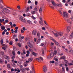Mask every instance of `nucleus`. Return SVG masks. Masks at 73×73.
<instances>
[{"label": "nucleus", "mask_w": 73, "mask_h": 73, "mask_svg": "<svg viewBox=\"0 0 73 73\" xmlns=\"http://www.w3.org/2000/svg\"><path fill=\"white\" fill-rule=\"evenodd\" d=\"M54 35L56 37H58V36H62L63 35V33L62 32H58L54 34Z\"/></svg>", "instance_id": "obj_1"}, {"label": "nucleus", "mask_w": 73, "mask_h": 73, "mask_svg": "<svg viewBox=\"0 0 73 73\" xmlns=\"http://www.w3.org/2000/svg\"><path fill=\"white\" fill-rule=\"evenodd\" d=\"M19 19L23 23H26L25 22V19H24V18L20 15L19 16Z\"/></svg>", "instance_id": "obj_2"}, {"label": "nucleus", "mask_w": 73, "mask_h": 73, "mask_svg": "<svg viewBox=\"0 0 73 73\" xmlns=\"http://www.w3.org/2000/svg\"><path fill=\"white\" fill-rule=\"evenodd\" d=\"M63 17H68V14L65 12H63Z\"/></svg>", "instance_id": "obj_3"}, {"label": "nucleus", "mask_w": 73, "mask_h": 73, "mask_svg": "<svg viewBox=\"0 0 73 73\" xmlns=\"http://www.w3.org/2000/svg\"><path fill=\"white\" fill-rule=\"evenodd\" d=\"M3 10L4 12H6V13H9L10 12V11L9 10L6 8H4Z\"/></svg>", "instance_id": "obj_4"}, {"label": "nucleus", "mask_w": 73, "mask_h": 73, "mask_svg": "<svg viewBox=\"0 0 73 73\" xmlns=\"http://www.w3.org/2000/svg\"><path fill=\"white\" fill-rule=\"evenodd\" d=\"M27 44L30 48H33V45L30 43V42H28Z\"/></svg>", "instance_id": "obj_5"}, {"label": "nucleus", "mask_w": 73, "mask_h": 73, "mask_svg": "<svg viewBox=\"0 0 73 73\" xmlns=\"http://www.w3.org/2000/svg\"><path fill=\"white\" fill-rule=\"evenodd\" d=\"M37 33V31L35 30H34L32 32V34L34 36H36V33Z\"/></svg>", "instance_id": "obj_6"}, {"label": "nucleus", "mask_w": 73, "mask_h": 73, "mask_svg": "<svg viewBox=\"0 0 73 73\" xmlns=\"http://www.w3.org/2000/svg\"><path fill=\"white\" fill-rule=\"evenodd\" d=\"M51 3H52V5L54 6V7H57V6H56V4L54 3V1L53 0L51 1Z\"/></svg>", "instance_id": "obj_7"}, {"label": "nucleus", "mask_w": 73, "mask_h": 73, "mask_svg": "<svg viewBox=\"0 0 73 73\" xmlns=\"http://www.w3.org/2000/svg\"><path fill=\"white\" fill-rule=\"evenodd\" d=\"M53 40H54V42L56 45L58 46H60V44H59L56 41V40H55L53 39Z\"/></svg>", "instance_id": "obj_8"}, {"label": "nucleus", "mask_w": 73, "mask_h": 73, "mask_svg": "<svg viewBox=\"0 0 73 73\" xmlns=\"http://www.w3.org/2000/svg\"><path fill=\"white\" fill-rule=\"evenodd\" d=\"M43 70L44 72H46L47 69H46V66H44Z\"/></svg>", "instance_id": "obj_9"}, {"label": "nucleus", "mask_w": 73, "mask_h": 73, "mask_svg": "<svg viewBox=\"0 0 73 73\" xmlns=\"http://www.w3.org/2000/svg\"><path fill=\"white\" fill-rule=\"evenodd\" d=\"M71 27L70 26H68L67 28V31L68 32H69L70 29Z\"/></svg>", "instance_id": "obj_10"}, {"label": "nucleus", "mask_w": 73, "mask_h": 73, "mask_svg": "<svg viewBox=\"0 0 73 73\" xmlns=\"http://www.w3.org/2000/svg\"><path fill=\"white\" fill-rule=\"evenodd\" d=\"M25 68H21L20 69V70L22 72H25Z\"/></svg>", "instance_id": "obj_11"}, {"label": "nucleus", "mask_w": 73, "mask_h": 73, "mask_svg": "<svg viewBox=\"0 0 73 73\" xmlns=\"http://www.w3.org/2000/svg\"><path fill=\"white\" fill-rule=\"evenodd\" d=\"M4 47H2V49H3V50H5L6 49V48H7V46L6 45L4 44Z\"/></svg>", "instance_id": "obj_12"}, {"label": "nucleus", "mask_w": 73, "mask_h": 73, "mask_svg": "<svg viewBox=\"0 0 73 73\" xmlns=\"http://www.w3.org/2000/svg\"><path fill=\"white\" fill-rule=\"evenodd\" d=\"M7 67L9 69H11V65L9 64H7Z\"/></svg>", "instance_id": "obj_13"}, {"label": "nucleus", "mask_w": 73, "mask_h": 73, "mask_svg": "<svg viewBox=\"0 0 73 73\" xmlns=\"http://www.w3.org/2000/svg\"><path fill=\"white\" fill-rule=\"evenodd\" d=\"M32 54H33V55L34 56H36L37 55V54L35 52H32Z\"/></svg>", "instance_id": "obj_14"}, {"label": "nucleus", "mask_w": 73, "mask_h": 73, "mask_svg": "<svg viewBox=\"0 0 73 73\" xmlns=\"http://www.w3.org/2000/svg\"><path fill=\"white\" fill-rule=\"evenodd\" d=\"M65 56H62V57H61L60 58V60H64V59H65Z\"/></svg>", "instance_id": "obj_15"}, {"label": "nucleus", "mask_w": 73, "mask_h": 73, "mask_svg": "<svg viewBox=\"0 0 73 73\" xmlns=\"http://www.w3.org/2000/svg\"><path fill=\"white\" fill-rule=\"evenodd\" d=\"M27 22L29 23V24H32V22L31 21L29 20H27Z\"/></svg>", "instance_id": "obj_16"}, {"label": "nucleus", "mask_w": 73, "mask_h": 73, "mask_svg": "<svg viewBox=\"0 0 73 73\" xmlns=\"http://www.w3.org/2000/svg\"><path fill=\"white\" fill-rule=\"evenodd\" d=\"M29 7H27V8L26 9V12H29Z\"/></svg>", "instance_id": "obj_17"}, {"label": "nucleus", "mask_w": 73, "mask_h": 73, "mask_svg": "<svg viewBox=\"0 0 73 73\" xmlns=\"http://www.w3.org/2000/svg\"><path fill=\"white\" fill-rule=\"evenodd\" d=\"M34 11L36 12H37V11H38V10L37 9V8L36 7H35L34 8Z\"/></svg>", "instance_id": "obj_18"}, {"label": "nucleus", "mask_w": 73, "mask_h": 73, "mask_svg": "<svg viewBox=\"0 0 73 73\" xmlns=\"http://www.w3.org/2000/svg\"><path fill=\"white\" fill-rule=\"evenodd\" d=\"M56 5L57 6H58L59 7H62V5L61 4H57Z\"/></svg>", "instance_id": "obj_19"}, {"label": "nucleus", "mask_w": 73, "mask_h": 73, "mask_svg": "<svg viewBox=\"0 0 73 73\" xmlns=\"http://www.w3.org/2000/svg\"><path fill=\"white\" fill-rule=\"evenodd\" d=\"M28 60L29 61H30V62H31L32 60H33V58H29L28 59Z\"/></svg>", "instance_id": "obj_20"}, {"label": "nucleus", "mask_w": 73, "mask_h": 73, "mask_svg": "<svg viewBox=\"0 0 73 73\" xmlns=\"http://www.w3.org/2000/svg\"><path fill=\"white\" fill-rule=\"evenodd\" d=\"M23 53L21 55L22 58H25V57L24 56V55L23 54Z\"/></svg>", "instance_id": "obj_21"}, {"label": "nucleus", "mask_w": 73, "mask_h": 73, "mask_svg": "<svg viewBox=\"0 0 73 73\" xmlns=\"http://www.w3.org/2000/svg\"><path fill=\"white\" fill-rule=\"evenodd\" d=\"M24 66H28V64L26 62L24 63Z\"/></svg>", "instance_id": "obj_22"}, {"label": "nucleus", "mask_w": 73, "mask_h": 73, "mask_svg": "<svg viewBox=\"0 0 73 73\" xmlns=\"http://www.w3.org/2000/svg\"><path fill=\"white\" fill-rule=\"evenodd\" d=\"M11 65L13 66H16V64L14 62H12L11 64Z\"/></svg>", "instance_id": "obj_23"}, {"label": "nucleus", "mask_w": 73, "mask_h": 73, "mask_svg": "<svg viewBox=\"0 0 73 73\" xmlns=\"http://www.w3.org/2000/svg\"><path fill=\"white\" fill-rule=\"evenodd\" d=\"M54 60H55V61H58V60L57 58H56V57H55L54 58Z\"/></svg>", "instance_id": "obj_24"}, {"label": "nucleus", "mask_w": 73, "mask_h": 73, "mask_svg": "<svg viewBox=\"0 0 73 73\" xmlns=\"http://www.w3.org/2000/svg\"><path fill=\"white\" fill-rule=\"evenodd\" d=\"M5 27L3 26V27H1V29H2V30H4L5 29Z\"/></svg>", "instance_id": "obj_25"}, {"label": "nucleus", "mask_w": 73, "mask_h": 73, "mask_svg": "<svg viewBox=\"0 0 73 73\" xmlns=\"http://www.w3.org/2000/svg\"><path fill=\"white\" fill-rule=\"evenodd\" d=\"M35 12L33 11H32L31 12V13L32 14V15H34V14H35Z\"/></svg>", "instance_id": "obj_26"}, {"label": "nucleus", "mask_w": 73, "mask_h": 73, "mask_svg": "<svg viewBox=\"0 0 73 73\" xmlns=\"http://www.w3.org/2000/svg\"><path fill=\"white\" fill-rule=\"evenodd\" d=\"M67 21L68 23H71V22L70 21V19H67Z\"/></svg>", "instance_id": "obj_27"}, {"label": "nucleus", "mask_w": 73, "mask_h": 73, "mask_svg": "<svg viewBox=\"0 0 73 73\" xmlns=\"http://www.w3.org/2000/svg\"><path fill=\"white\" fill-rule=\"evenodd\" d=\"M39 12L40 13H41V12H42V9L41 8V7H40V9H39Z\"/></svg>", "instance_id": "obj_28"}, {"label": "nucleus", "mask_w": 73, "mask_h": 73, "mask_svg": "<svg viewBox=\"0 0 73 73\" xmlns=\"http://www.w3.org/2000/svg\"><path fill=\"white\" fill-rule=\"evenodd\" d=\"M1 54H2V55H4V51H2L1 52Z\"/></svg>", "instance_id": "obj_29"}, {"label": "nucleus", "mask_w": 73, "mask_h": 73, "mask_svg": "<svg viewBox=\"0 0 73 73\" xmlns=\"http://www.w3.org/2000/svg\"><path fill=\"white\" fill-rule=\"evenodd\" d=\"M50 64H54V61L52 60V61H50Z\"/></svg>", "instance_id": "obj_30"}, {"label": "nucleus", "mask_w": 73, "mask_h": 73, "mask_svg": "<svg viewBox=\"0 0 73 73\" xmlns=\"http://www.w3.org/2000/svg\"><path fill=\"white\" fill-rule=\"evenodd\" d=\"M0 8H1V9H3V6L2 5H1V3L0 4Z\"/></svg>", "instance_id": "obj_31"}, {"label": "nucleus", "mask_w": 73, "mask_h": 73, "mask_svg": "<svg viewBox=\"0 0 73 73\" xmlns=\"http://www.w3.org/2000/svg\"><path fill=\"white\" fill-rule=\"evenodd\" d=\"M49 38H50V40H52V41H54V40H54V39H53V38H52V37H49Z\"/></svg>", "instance_id": "obj_32"}, {"label": "nucleus", "mask_w": 73, "mask_h": 73, "mask_svg": "<svg viewBox=\"0 0 73 73\" xmlns=\"http://www.w3.org/2000/svg\"><path fill=\"white\" fill-rule=\"evenodd\" d=\"M7 60H9V57L7 56L5 58Z\"/></svg>", "instance_id": "obj_33"}, {"label": "nucleus", "mask_w": 73, "mask_h": 73, "mask_svg": "<svg viewBox=\"0 0 73 73\" xmlns=\"http://www.w3.org/2000/svg\"><path fill=\"white\" fill-rule=\"evenodd\" d=\"M32 69L33 72H35V71H34L35 70L34 69V67H33V66H32Z\"/></svg>", "instance_id": "obj_34"}, {"label": "nucleus", "mask_w": 73, "mask_h": 73, "mask_svg": "<svg viewBox=\"0 0 73 73\" xmlns=\"http://www.w3.org/2000/svg\"><path fill=\"white\" fill-rule=\"evenodd\" d=\"M18 45L19 46V47H21V44L20 43H18Z\"/></svg>", "instance_id": "obj_35"}, {"label": "nucleus", "mask_w": 73, "mask_h": 73, "mask_svg": "<svg viewBox=\"0 0 73 73\" xmlns=\"http://www.w3.org/2000/svg\"><path fill=\"white\" fill-rule=\"evenodd\" d=\"M37 35L38 36L40 37V34L39 33V32H38L37 33Z\"/></svg>", "instance_id": "obj_36"}, {"label": "nucleus", "mask_w": 73, "mask_h": 73, "mask_svg": "<svg viewBox=\"0 0 73 73\" xmlns=\"http://www.w3.org/2000/svg\"><path fill=\"white\" fill-rule=\"evenodd\" d=\"M39 24H40V25H42L43 24V23L42 22H41V21H39Z\"/></svg>", "instance_id": "obj_37"}, {"label": "nucleus", "mask_w": 73, "mask_h": 73, "mask_svg": "<svg viewBox=\"0 0 73 73\" xmlns=\"http://www.w3.org/2000/svg\"><path fill=\"white\" fill-rule=\"evenodd\" d=\"M57 50H55L54 51V54H55H55H57Z\"/></svg>", "instance_id": "obj_38"}, {"label": "nucleus", "mask_w": 73, "mask_h": 73, "mask_svg": "<svg viewBox=\"0 0 73 73\" xmlns=\"http://www.w3.org/2000/svg\"><path fill=\"white\" fill-rule=\"evenodd\" d=\"M40 42V39H38L37 40V42H36V44H38V43H39V42Z\"/></svg>", "instance_id": "obj_39"}, {"label": "nucleus", "mask_w": 73, "mask_h": 73, "mask_svg": "<svg viewBox=\"0 0 73 73\" xmlns=\"http://www.w3.org/2000/svg\"><path fill=\"white\" fill-rule=\"evenodd\" d=\"M69 52H70L71 53L73 54V50H70V51H69Z\"/></svg>", "instance_id": "obj_40"}, {"label": "nucleus", "mask_w": 73, "mask_h": 73, "mask_svg": "<svg viewBox=\"0 0 73 73\" xmlns=\"http://www.w3.org/2000/svg\"><path fill=\"white\" fill-rule=\"evenodd\" d=\"M39 59H40V60H41L42 61H43V60H44V59L42 57H40L39 58Z\"/></svg>", "instance_id": "obj_41"}, {"label": "nucleus", "mask_w": 73, "mask_h": 73, "mask_svg": "<svg viewBox=\"0 0 73 73\" xmlns=\"http://www.w3.org/2000/svg\"><path fill=\"white\" fill-rule=\"evenodd\" d=\"M68 65H73V64L72 63H69Z\"/></svg>", "instance_id": "obj_42"}, {"label": "nucleus", "mask_w": 73, "mask_h": 73, "mask_svg": "<svg viewBox=\"0 0 73 73\" xmlns=\"http://www.w3.org/2000/svg\"><path fill=\"white\" fill-rule=\"evenodd\" d=\"M51 58V57H50V56H48L47 58V59L48 60H49V59H50V58Z\"/></svg>", "instance_id": "obj_43"}, {"label": "nucleus", "mask_w": 73, "mask_h": 73, "mask_svg": "<svg viewBox=\"0 0 73 73\" xmlns=\"http://www.w3.org/2000/svg\"><path fill=\"white\" fill-rule=\"evenodd\" d=\"M64 60L65 61V62L66 63V64H67V63H68V61L67 60L64 59Z\"/></svg>", "instance_id": "obj_44"}, {"label": "nucleus", "mask_w": 73, "mask_h": 73, "mask_svg": "<svg viewBox=\"0 0 73 73\" xmlns=\"http://www.w3.org/2000/svg\"><path fill=\"white\" fill-rule=\"evenodd\" d=\"M45 44V43H41L40 45L41 46H43L44 44Z\"/></svg>", "instance_id": "obj_45"}, {"label": "nucleus", "mask_w": 73, "mask_h": 73, "mask_svg": "<svg viewBox=\"0 0 73 73\" xmlns=\"http://www.w3.org/2000/svg\"><path fill=\"white\" fill-rule=\"evenodd\" d=\"M1 44H3V39H1Z\"/></svg>", "instance_id": "obj_46"}, {"label": "nucleus", "mask_w": 73, "mask_h": 73, "mask_svg": "<svg viewBox=\"0 0 73 73\" xmlns=\"http://www.w3.org/2000/svg\"><path fill=\"white\" fill-rule=\"evenodd\" d=\"M12 54L13 55V56H15V51L12 52Z\"/></svg>", "instance_id": "obj_47"}, {"label": "nucleus", "mask_w": 73, "mask_h": 73, "mask_svg": "<svg viewBox=\"0 0 73 73\" xmlns=\"http://www.w3.org/2000/svg\"><path fill=\"white\" fill-rule=\"evenodd\" d=\"M23 54H26V52H25V50H23Z\"/></svg>", "instance_id": "obj_48"}, {"label": "nucleus", "mask_w": 73, "mask_h": 73, "mask_svg": "<svg viewBox=\"0 0 73 73\" xmlns=\"http://www.w3.org/2000/svg\"><path fill=\"white\" fill-rule=\"evenodd\" d=\"M50 56H51V57H53V56H54V54H50Z\"/></svg>", "instance_id": "obj_49"}, {"label": "nucleus", "mask_w": 73, "mask_h": 73, "mask_svg": "<svg viewBox=\"0 0 73 73\" xmlns=\"http://www.w3.org/2000/svg\"><path fill=\"white\" fill-rule=\"evenodd\" d=\"M9 44L10 45H12L13 44H12V42H10L9 43Z\"/></svg>", "instance_id": "obj_50"}, {"label": "nucleus", "mask_w": 73, "mask_h": 73, "mask_svg": "<svg viewBox=\"0 0 73 73\" xmlns=\"http://www.w3.org/2000/svg\"><path fill=\"white\" fill-rule=\"evenodd\" d=\"M70 19H71V20L72 21H73V17H71Z\"/></svg>", "instance_id": "obj_51"}, {"label": "nucleus", "mask_w": 73, "mask_h": 73, "mask_svg": "<svg viewBox=\"0 0 73 73\" xmlns=\"http://www.w3.org/2000/svg\"><path fill=\"white\" fill-rule=\"evenodd\" d=\"M34 40L35 42H36V41H37V38H34Z\"/></svg>", "instance_id": "obj_52"}, {"label": "nucleus", "mask_w": 73, "mask_h": 73, "mask_svg": "<svg viewBox=\"0 0 73 73\" xmlns=\"http://www.w3.org/2000/svg\"><path fill=\"white\" fill-rule=\"evenodd\" d=\"M55 65H56V66H57V65H58V63H57V62H56L55 63Z\"/></svg>", "instance_id": "obj_53"}, {"label": "nucleus", "mask_w": 73, "mask_h": 73, "mask_svg": "<svg viewBox=\"0 0 73 73\" xmlns=\"http://www.w3.org/2000/svg\"><path fill=\"white\" fill-rule=\"evenodd\" d=\"M42 29L44 31H45V28L44 27H43L42 28Z\"/></svg>", "instance_id": "obj_54"}, {"label": "nucleus", "mask_w": 73, "mask_h": 73, "mask_svg": "<svg viewBox=\"0 0 73 73\" xmlns=\"http://www.w3.org/2000/svg\"><path fill=\"white\" fill-rule=\"evenodd\" d=\"M30 14H29L28 13L26 14V16H27L28 17L29 16Z\"/></svg>", "instance_id": "obj_55"}, {"label": "nucleus", "mask_w": 73, "mask_h": 73, "mask_svg": "<svg viewBox=\"0 0 73 73\" xmlns=\"http://www.w3.org/2000/svg\"><path fill=\"white\" fill-rule=\"evenodd\" d=\"M15 58V56H14V55H13V56L11 57L12 59H14V58Z\"/></svg>", "instance_id": "obj_56"}, {"label": "nucleus", "mask_w": 73, "mask_h": 73, "mask_svg": "<svg viewBox=\"0 0 73 73\" xmlns=\"http://www.w3.org/2000/svg\"><path fill=\"white\" fill-rule=\"evenodd\" d=\"M37 3H38V2L37 1H35V5H37Z\"/></svg>", "instance_id": "obj_57"}, {"label": "nucleus", "mask_w": 73, "mask_h": 73, "mask_svg": "<svg viewBox=\"0 0 73 73\" xmlns=\"http://www.w3.org/2000/svg\"><path fill=\"white\" fill-rule=\"evenodd\" d=\"M23 31H25V30H26V29H25V27H23Z\"/></svg>", "instance_id": "obj_58"}, {"label": "nucleus", "mask_w": 73, "mask_h": 73, "mask_svg": "<svg viewBox=\"0 0 73 73\" xmlns=\"http://www.w3.org/2000/svg\"><path fill=\"white\" fill-rule=\"evenodd\" d=\"M27 54H29V53H30L29 51L28 50L27 51Z\"/></svg>", "instance_id": "obj_59"}, {"label": "nucleus", "mask_w": 73, "mask_h": 73, "mask_svg": "<svg viewBox=\"0 0 73 73\" xmlns=\"http://www.w3.org/2000/svg\"><path fill=\"white\" fill-rule=\"evenodd\" d=\"M9 24L11 25H12L13 24H12V23L11 22H10L9 23Z\"/></svg>", "instance_id": "obj_60"}, {"label": "nucleus", "mask_w": 73, "mask_h": 73, "mask_svg": "<svg viewBox=\"0 0 73 73\" xmlns=\"http://www.w3.org/2000/svg\"><path fill=\"white\" fill-rule=\"evenodd\" d=\"M11 72H13V71H14V69L13 68H11Z\"/></svg>", "instance_id": "obj_61"}, {"label": "nucleus", "mask_w": 73, "mask_h": 73, "mask_svg": "<svg viewBox=\"0 0 73 73\" xmlns=\"http://www.w3.org/2000/svg\"><path fill=\"white\" fill-rule=\"evenodd\" d=\"M19 29V28H18V27H16L15 28V30H17Z\"/></svg>", "instance_id": "obj_62"}, {"label": "nucleus", "mask_w": 73, "mask_h": 73, "mask_svg": "<svg viewBox=\"0 0 73 73\" xmlns=\"http://www.w3.org/2000/svg\"><path fill=\"white\" fill-rule=\"evenodd\" d=\"M14 32L15 33H17V30H15L14 31Z\"/></svg>", "instance_id": "obj_63"}, {"label": "nucleus", "mask_w": 73, "mask_h": 73, "mask_svg": "<svg viewBox=\"0 0 73 73\" xmlns=\"http://www.w3.org/2000/svg\"><path fill=\"white\" fill-rule=\"evenodd\" d=\"M17 54H20V52L18 51L17 52Z\"/></svg>", "instance_id": "obj_64"}]
</instances>
